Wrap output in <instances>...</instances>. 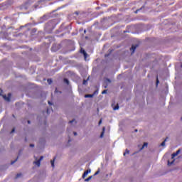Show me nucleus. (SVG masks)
I'll return each instance as SVG.
<instances>
[{
    "mask_svg": "<svg viewBox=\"0 0 182 182\" xmlns=\"http://www.w3.org/2000/svg\"><path fill=\"white\" fill-rule=\"evenodd\" d=\"M90 180H92V176H90V177H88L87 178H86V179L85 180V181L87 182V181H90Z\"/></svg>",
    "mask_w": 182,
    "mask_h": 182,
    "instance_id": "nucleus-11",
    "label": "nucleus"
},
{
    "mask_svg": "<svg viewBox=\"0 0 182 182\" xmlns=\"http://www.w3.org/2000/svg\"><path fill=\"white\" fill-rule=\"evenodd\" d=\"M28 124H31V121H28Z\"/></svg>",
    "mask_w": 182,
    "mask_h": 182,
    "instance_id": "nucleus-32",
    "label": "nucleus"
},
{
    "mask_svg": "<svg viewBox=\"0 0 182 182\" xmlns=\"http://www.w3.org/2000/svg\"><path fill=\"white\" fill-rule=\"evenodd\" d=\"M173 163H174V160H173L171 162H170V161H168V166H171V164H173Z\"/></svg>",
    "mask_w": 182,
    "mask_h": 182,
    "instance_id": "nucleus-14",
    "label": "nucleus"
},
{
    "mask_svg": "<svg viewBox=\"0 0 182 182\" xmlns=\"http://www.w3.org/2000/svg\"><path fill=\"white\" fill-rule=\"evenodd\" d=\"M156 85H159V80H156Z\"/></svg>",
    "mask_w": 182,
    "mask_h": 182,
    "instance_id": "nucleus-31",
    "label": "nucleus"
},
{
    "mask_svg": "<svg viewBox=\"0 0 182 182\" xmlns=\"http://www.w3.org/2000/svg\"><path fill=\"white\" fill-rule=\"evenodd\" d=\"M166 141H167V139H165V140L161 144V146H166Z\"/></svg>",
    "mask_w": 182,
    "mask_h": 182,
    "instance_id": "nucleus-13",
    "label": "nucleus"
},
{
    "mask_svg": "<svg viewBox=\"0 0 182 182\" xmlns=\"http://www.w3.org/2000/svg\"><path fill=\"white\" fill-rule=\"evenodd\" d=\"M178 154H180V149L178 150L176 153H173V154H172L171 159H174V157H176V156H177V155H178Z\"/></svg>",
    "mask_w": 182,
    "mask_h": 182,
    "instance_id": "nucleus-6",
    "label": "nucleus"
},
{
    "mask_svg": "<svg viewBox=\"0 0 182 182\" xmlns=\"http://www.w3.org/2000/svg\"><path fill=\"white\" fill-rule=\"evenodd\" d=\"M100 173V171L98 170L95 172V173L94 174V176H97V174H99Z\"/></svg>",
    "mask_w": 182,
    "mask_h": 182,
    "instance_id": "nucleus-18",
    "label": "nucleus"
},
{
    "mask_svg": "<svg viewBox=\"0 0 182 182\" xmlns=\"http://www.w3.org/2000/svg\"><path fill=\"white\" fill-rule=\"evenodd\" d=\"M21 176H22L21 173H18L16 175V178H19V177H21Z\"/></svg>",
    "mask_w": 182,
    "mask_h": 182,
    "instance_id": "nucleus-20",
    "label": "nucleus"
},
{
    "mask_svg": "<svg viewBox=\"0 0 182 182\" xmlns=\"http://www.w3.org/2000/svg\"><path fill=\"white\" fill-rule=\"evenodd\" d=\"M86 83H87V80H83V85H86Z\"/></svg>",
    "mask_w": 182,
    "mask_h": 182,
    "instance_id": "nucleus-21",
    "label": "nucleus"
},
{
    "mask_svg": "<svg viewBox=\"0 0 182 182\" xmlns=\"http://www.w3.org/2000/svg\"><path fill=\"white\" fill-rule=\"evenodd\" d=\"M140 11V9H138L135 11V14H137V12Z\"/></svg>",
    "mask_w": 182,
    "mask_h": 182,
    "instance_id": "nucleus-25",
    "label": "nucleus"
},
{
    "mask_svg": "<svg viewBox=\"0 0 182 182\" xmlns=\"http://www.w3.org/2000/svg\"><path fill=\"white\" fill-rule=\"evenodd\" d=\"M64 82L66 83L67 85H69V80L65 78L64 79Z\"/></svg>",
    "mask_w": 182,
    "mask_h": 182,
    "instance_id": "nucleus-12",
    "label": "nucleus"
},
{
    "mask_svg": "<svg viewBox=\"0 0 182 182\" xmlns=\"http://www.w3.org/2000/svg\"><path fill=\"white\" fill-rule=\"evenodd\" d=\"M92 171L90 169L87 170L85 172L87 173V174H89V173H90Z\"/></svg>",
    "mask_w": 182,
    "mask_h": 182,
    "instance_id": "nucleus-22",
    "label": "nucleus"
},
{
    "mask_svg": "<svg viewBox=\"0 0 182 182\" xmlns=\"http://www.w3.org/2000/svg\"><path fill=\"white\" fill-rule=\"evenodd\" d=\"M97 93H99V92L95 91L93 95H86L85 97H93V96H95V95H97Z\"/></svg>",
    "mask_w": 182,
    "mask_h": 182,
    "instance_id": "nucleus-4",
    "label": "nucleus"
},
{
    "mask_svg": "<svg viewBox=\"0 0 182 182\" xmlns=\"http://www.w3.org/2000/svg\"><path fill=\"white\" fill-rule=\"evenodd\" d=\"M11 96H12V94L9 93L7 97L6 95H3V98L4 99V100H6V102H10Z\"/></svg>",
    "mask_w": 182,
    "mask_h": 182,
    "instance_id": "nucleus-1",
    "label": "nucleus"
},
{
    "mask_svg": "<svg viewBox=\"0 0 182 182\" xmlns=\"http://www.w3.org/2000/svg\"><path fill=\"white\" fill-rule=\"evenodd\" d=\"M48 105H52V102H50V101H48Z\"/></svg>",
    "mask_w": 182,
    "mask_h": 182,
    "instance_id": "nucleus-30",
    "label": "nucleus"
},
{
    "mask_svg": "<svg viewBox=\"0 0 182 182\" xmlns=\"http://www.w3.org/2000/svg\"><path fill=\"white\" fill-rule=\"evenodd\" d=\"M15 161H16H16H14V162H11V164H14V163H15Z\"/></svg>",
    "mask_w": 182,
    "mask_h": 182,
    "instance_id": "nucleus-33",
    "label": "nucleus"
},
{
    "mask_svg": "<svg viewBox=\"0 0 182 182\" xmlns=\"http://www.w3.org/2000/svg\"><path fill=\"white\" fill-rule=\"evenodd\" d=\"M80 53H82V55H84L85 60H86V58H87V53H86V51L83 50V48H81Z\"/></svg>",
    "mask_w": 182,
    "mask_h": 182,
    "instance_id": "nucleus-3",
    "label": "nucleus"
},
{
    "mask_svg": "<svg viewBox=\"0 0 182 182\" xmlns=\"http://www.w3.org/2000/svg\"><path fill=\"white\" fill-rule=\"evenodd\" d=\"M73 122H75V120L70 121L69 123L72 124Z\"/></svg>",
    "mask_w": 182,
    "mask_h": 182,
    "instance_id": "nucleus-26",
    "label": "nucleus"
},
{
    "mask_svg": "<svg viewBox=\"0 0 182 182\" xmlns=\"http://www.w3.org/2000/svg\"><path fill=\"white\" fill-rule=\"evenodd\" d=\"M136 48H137V46H132V48H130L132 54L134 53V50H136Z\"/></svg>",
    "mask_w": 182,
    "mask_h": 182,
    "instance_id": "nucleus-5",
    "label": "nucleus"
},
{
    "mask_svg": "<svg viewBox=\"0 0 182 182\" xmlns=\"http://www.w3.org/2000/svg\"><path fill=\"white\" fill-rule=\"evenodd\" d=\"M135 132H137V129H136Z\"/></svg>",
    "mask_w": 182,
    "mask_h": 182,
    "instance_id": "nucleus-34",
    "label": "nucleus"
},
{
    "mask_svg": "<svg viewBox=\"0 0 182 182\" xmlns=\"http://www.w3.org/2000/svg\"><path fill=\"white\" fill-rule=\"evenodd\" d=\"M42 160H43V156H41L40 160L34 161V164H36V166H38V167H39L41 166V161H42Z\"/></svg>",
    "mask_w": 182,
    "mask_h": 182,
    "instance_id": "nucleus-2",
    "label": "nucleus"
},
{
    "mask_svg": "<svg viewBox=\"0 0 182 182\" xmlns=\"http://www.w3.org/2000/svg\"><path fill=\"white\" fill-rule=\"evenodd\" d=\"M129 153H130V151L129 150H126L125 152L124 153V156H126V154H129Z\"/></svg>",
    "mask_w": 182,
    "mask_h": 182,
    "instance_id": "nucleus-16",
    "label": "nucleus"
},
{
    "mask_svg": "<svg viewBox=\"0 0 182 182\" xmlns=\"http://www.w3.org/2000/svg\"><path fill=\"white\" fill-rule=\"evenodd\" d=\"M0 96H2V90L0 89Z\"/></svg>",
    "mask_w": 182,
    "mask_h": 182,
    "instance_id": "nucleus-23",
    "label": "nucleus"
},
{
    "mask_svg": "<svg viewBox=\"0 0 182 182\" xmlns=\"http://www.w3.org/2000/svg\"><path fill=\"white\" fill-rule=\"evenodd\" d=\"M30 147H35V145H33V144H30Z\"/></svg>",
    "mask_w": 182,
    "mask_h": 182,
    "instance_id": "nucleus-24",
    "label": "nucleus"
},
{
    "mask_svg": "<svg viewBox=\"0 0 182 182\" xmlns=\"http://www.w3.org/2000/svg\"><path fill=\"white\" fill-rule=\"evenodd\" d=\"M47 82H48V85H50L52 83V80L51 79H48L47 80Z\"/></svg>",
    "mask_w": 182,
    "mask_h": 182,
    "instance_id": "nucleus-17",
    "label": "nucleus"
},
{
    "mask_svg": "<svg viewBox=\"0 0 182 182\" xmlns=\"http://www.w3.org/2000/svg\"><path fill=\"white\" fill-rule=\"evenodd\" d=\"M87 174H89V173H87V172H84V173H83V175H82V178H86V176H87Z\"/></svg>",
    "mask_w": 182,
    "mask_h": 182,
    "instance_id": "nucleus-9",
    "label": "nucleus"
},
{
    "mask_svg": "<svg viewBox=\"0 0 182 182\" xmlns=\"http://www.w3.org/2000/svg\"><path fill=\"white\" fill-rule=\"evenodd\" d=\"M55 158H54V159L50 161L52 167H55Z\"/></svg>",
    "mask_w": 182,
    "mask_h": 182,
    "instance_id": "nucleus-8",
    "label": "nucleus"
},
{
    "mask_svg": "<svg viewBox=\"0 0 182 182\" xmlns=\"http://www.w3.org/2000/svg\"><path fill=\"white\" fill-rule=\"evenodd\" d=\"M101 123H102V119L100 120L99 125H100Z\"/></svg>",
    "mask_w": 182,
    "mask_h": 182,
    "instance_id": "nucleus-27",
    "label": "nucleus"
},
{
    "mask_svg": "<svg viewBox=\"0 0 182 182\" xmlns=\"http://www.w3.org/2000/svg\"><path fill=\"white\" fill-rule=\"evenodd\" d=\"M114 110H119V105H117V106H115L114 108H113Z\"/></svg>",
    "mask_w": 182,
    "mask_h": 182,
    "instance_id": "nucleus-15",
    "label": "nucleus"
},
{
    "mask_svg": "<svg viewBox=\"0 0 182 182\" xmlns=\"http://www.w3.org/2000/svg\"><path fill=\"white\" fill-rule=\"evenodd\" d=\"M106 93H107V90H105L104 91H102V95H106Z\"/></svg>",
    "mask_w": 182,
    "mask_h": 182,
    "instance_id": "nucleus-19",
    "label": "nucleus"
},
{
    "mask_svg": "<svg viewBox=\"0 0 182 182\" xmlns=\"http://www.w3.org/2000/svg\"><path fill=\"white\" fill-rule=\"evenodd\" d=\"M74 136H77V133L74 132Z\"/></svg>",
    "mask_w": 182,
    "mask_h": 182,
    "instance_id": "nucleus-28",
    "label": "nucleus"
},
{
    "mask_svg": "<svg viewBox=\"0 0 182 182\" xmlns=\"http://www.w3.org/2000/svg\"><path fill=\"white\" fill-rule=\"evenodd\" d=\"M105 130H106V128L103 127L102 128V134L100 135L101 139L103 138V136L105 135Z\"/></svg>",
    "mask_w": 182,
    "mask_h": 182,
    "instance_id": "nucleus-7",
    "label": "nucleus"
},
{
    "mask_svg": "<svg viewBox=\"0 0 182 182\" xmlns=\"http://www.w3.org/2000/svg\"><path fill=\"white\" fill-rule=\"evenodd\" d=\"M148 144L147 143H144V145L142 146V148L141 149V150H143V149H144V147H147Z\"/></svg>",
    "mask_w": 182,
    "mask_h": 182,
    "instance_id": "nucleus-10",
    "label": "nucleus"
},
{
    "mask_svg": "<svg viewBox=\"0 0 182 182\" xmlns=\"http://www.w3.org/2000/svg\"><path fill=\"white\" fill-rule=\"evenodd\" d=\"M14 132H15V129H12L11 133H14Z\"/></svg>",
    "mask_w": 182,
    "mask_h": 182,
    "instance_id": "nucleus-29",
    "label": "nucleus"
}]
</instances>
